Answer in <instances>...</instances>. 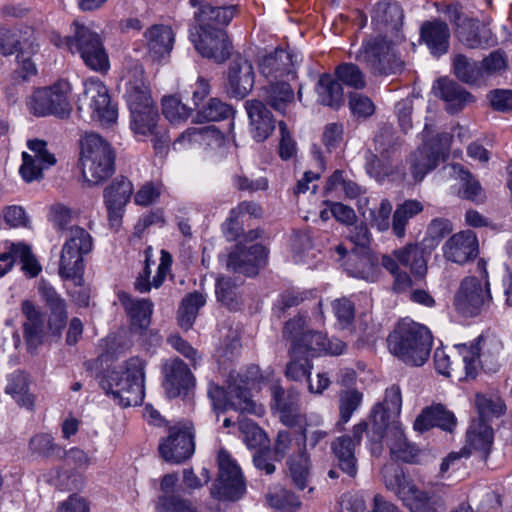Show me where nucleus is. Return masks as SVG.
Returning <instances> with one entry per match:
<instances>
[{
    "label": "nucleus",
    "mask_w": 512,
    "mask_h": 512,
    "mask_svg": "<svg viewBox=\"0 0 512 512\" xmlns=\"http://www.w3.org/2000/svg\"><path fill=\"white\" fill-rule=\"evenodd\" d=\"M145 362L131 357L107 372L102 386L112 393L124 407L136 406L144 399Z\"/></svg>",
    "instance_id": "obj_1"
},
{
    "label": "nucleus",
    "mask_w": 512,
    "mask_h": 512,
    "mask_svg": "<svg viewBox=\"0 0 512 512\" xmlns=\"http://www.w3.org/2000/svg\"><path fill=\"white\" fill-rule=\"evenodd\" d=\"M389 350L405 363L412 366L423 365L430 354L432 335L423 325L413 321H403L388 337Z\"/></svg>",
    "instance_id": "obj_2"
},
{
    "label": "nucleus",
    "mask_w": 512,
    "mask_h": 512,
    "mask_svg": "<svg viewBox=\"0 0 512 512\" xmlns=\"http://www.w3.org/2000/svg\"><path fill=\"white\" fill-rule=\"evenodd\" d=\"M81 175L89 186L99 185L112 176L115 154L98 134H87L81 141Z\"/></svg>",
    "instance_id": "obj_3"
},
{
    "label": "nucleus",
    "mask_w": 512,
    "mask_h": 512,
    "mask_svg": "<svg viewBox=\"0 0 512 512\" xmlns=\"http://www.w3.org/2000/svg\"><path fill=\"white\" fill-rule=\"evenodd\" d=\"M388 38L382 35L371 37L362 44L356 56L375 76L396 74L404 68L393 39Z\"/></svg>",
    "instance_id": "obj_4"
},
{
    "label": "nucleus",
    "mask_w": 512,
    "mask_h": 512,
    "mask_svg": "<svg viewBox=\"0 0 512 512\" xmlns=\"http://www.w3.org/2000/svg\"><path fill=\"white\" fill-rule=\"evenodd\" d=\"M93 248L91 235L79 226L70 228L66 241L62 247L59 274L62 278L71 279L75 285L83 284L84 262L83 257Z\"/></svg>",
    "instance_id": "obj_5"
},
{
    "label": "nucleus",
    "mask_w": 512,
    "mask_h": 512,
    "mask_svg": "<svg viewBox=\"0 0 512 512\" xmlns=\"http://www.w3.org/2000/svg\"><path fill=\"white\" fill-rule=\"evenodd\" d=\"M480 348L478 343L456 346L451 354L444 349H436L434 352V364L436 370L445 376L456 375L461 378L462 372L466 378H474L480 367Z\"/></svg>",
    "instance_id": "obj_6"
},
{
    "label": "nucleus",
    "mask_w": 512,
    "mask_h": 512,
    "mask_svg": "<svg viewBox=\"0 0 512 512\" xmlns=\"http://www.w3.org/2000/svg\"><path fill=\"white\" fill-rule=\"evenodd\" d=\"M70 93L71 85L67 80H59L50 87L37 89L28 102L29 110L35 116L67 117L72 110Z\"/></svg>",
    "instance_id": "obj_7"
},
{
    "label": "nucleus",
    "mask_w": 512,
    "mask_h": 512,
    "mask_svg": "<svg viewBox=\"0 0 512 512\" xmlns=\"http://www.w3.org/2000/svg\"><path fill=\"white\" fill-rule=\"evenodd\" d=\"M218 474L211 494L219 500H237L246 491L243 474L237 462L225 449L217 455Z\"/></svg>",
    "instance_id": "obj_8"
},
{
    "label": "nucleus",
    "mask_w": 512,
    "mask_h": 512,
    "mask_svg": "<svg viewBox=\"0 0 512 512\" xmlns=\"http://www.w3.org/2000/svg\"><path fill=\"white\" fill-rule=\"evenodd\" d=\"M488 280H480L474 276L464 278L454 295V307L463 316L479 315L489 307L492 297Z\"/></svg>",
    "instance_id": "obj_9"
},
{
    "label": "nucleus",
    "mask_w": 512,
    "mask_h": 512,
    "mask_svg": "<svg viewBox=\"0 0 512 512\" xmlns=\"http://www.w3.org/2000/svg\"><path fill=\"white\" fill-rule=\"evenodd\" d=\"M71 28L75 33L74 53H79L91 70L106 72L110 63L100 36L77 20L72 23Z\"/></svg>",
    "instance_id": "obj_10"
},
{
    "label": "nucleus",
    "mask_w": 512,
    "mask_h": 512,
    "mask_svg": "<svg viewBox=\"0 0 512 512\" xmlns=\"http://www.w3.org/2000/svg\"><path fill=\"white\" fill-rule=\"evenodd\" d=\"M131 129L139 136L150 137L156 155L165 156L169 150L170 136L160 123V115L156 106L130 113Z\"/></svg>",
    "instance_id": "obj_11"
},
{
    "label": "nucleus",
    "mask_w": 512,
    "mask_h": 512,
    "mask_svg": "<svg viewBox=\"0 0 512 512\" xmlns=\"http://www.w3.org/2000/svg\"><path fill=\"white\" fill-rule=\"evenodd\" d=\"M262 378L257 366L247 367L243 371L231 372L229 374V389L237 400H232L234 410L241 413H250L257 416L264 414V407L252 400L249 389Z\"/></svg>",
    "instance_id": "obj_12"
},
{
    "label": "nucleus",
    "mask_w": 512,
    "mask_h": 512,
    "mask_svg": "<svg viewBox=\"0 0 512 512\" xmlns=\"http://www.w3.org/2000/svg\"><path fill=\"white\" fill-rule=\"evenodd\" d=\"M78 108L90 110L91 117L101 124H112L117 119V109L110 103L106 86L96 78L85 81Z\"/></svg>",
    "instance_id": "obj_13"
},
{
    "label": "nucleus",
    "mask_w": 512,
    "mask_h": 512,
    "mask_svg": "<svg viewBox=\"0 0 512 512\" xmlns=\"http://www.w3.org/2000/svg\"><path fill=\"white\" fill-rule=\"evenodd\" d=\"M195 451L194 432L187 424H176L168 429V435L159 444L161 457L171 463H181Z\"/></svg>",
    "instance_id": "obj_14"
},
{
    "label": "nucleus",
    "mask_w": 512,
    "mask_h": 512,
    "mask_svg": "<svg viewBox=\"0 0 512 512\" xmlns=\"http://www.w3.org/2000/svg\"><path fill=\"white\" fill-rule=\"evenodd\" d=\"M120 88L129 107L130 113L156 106L151 90L144 78V68L134 64L122 78Z\"/></svg>",
    "instance_id": "obj_15"
},
{
    "label": "nucleus",
    "mask_w": 512,
    "mask_h": 512,
    "mask_svg": "<svg viewBox=\"0 0 512 512\" xmlns=\"http://www.w3.org/2000/svg\"><path fill=\"white\" fill-rule=\"evenodd\" d=\"M190 39L202 57L223 63L230 56L232 46L224 29L211 30L197 27L190 33Z\"/></svg>",
    "instance_id": "obj_16"
},
{
    "label": "nucleus",
    "mask_w": 512,
    "mask_h": 512,
    "mask_svg": "<svg viewBox=\"0 0 512 512\" xmlns=\"http://www.w3.org/2000/svg\"><path fill=\"white\" fill-rule=\"evenodd\" d=\"M305 320L302 317L288 321L284 328V335L291 341V350L296 355L301 354L309 358L324 351L326 337L322 333L306 331Z\"/></svg>",
    "instance_id": "obj_17"
},
{
    "label": "nucleus",
    "mask_w": 512,
    "mask_h": 512,
    "mask_svg": "<svg viewBox=\"0 0 512 512\" xmlns=\"http://www.w3.org/2000/svg\"><path fill=\"white\" fill-rule=\"evenodd\" d=\"M367 423L360 422L352 429L351 435L337 437L331 443L332 452L340 469L350 477L357 474L356 447L360 445L364 433L367 431Z\"/></svg>",
    "instance_id": "obj_18"
},
{
    "label": "nucleus",
    "mask_w": 512,
    "mask_h": 512,
    "mask_svg": "<svg viewBox=\"0 0 512 512\" xmlns=\"http://www.w3.org/2000/svg\"><path fill=\"white\" fill-rule=\"evenodd\" d=\"M27 146L30 152H23V163L19 172L26 182H32L42 178L43 170L53 166L56 158L46 148V142L42 140H29Z\"/></svg>",
    "instance_id": "obj_19"
},
{
    "label": "nucleus",
    "mask_w": 512,
    "mask_h": 512,
    "mask_svg": "<svg viewBox=\"0 0 512 512\" xmlns=\"http://www.w3.org/2000/svg\"><path fill=\"white\" fill-rule=\"evenodd\" d=\"M372 24L380 35L401 40L400 29L404 13L398 3L383 0L377 3L372 12Z\"/></svg>",
    "instance_id": "obj_20"
},
{
    "label": "nucleus",
    "mask_w": 512,
    "mask_h": 512,
    "mask_svg": "<svg viewBox=\"0 0 512 512\" xmlns=\"http://www.w3.org/2000/svg\"><path fill=\"white\" fill-rule=\"evenodd\" d=\"M290 361L286 365L285 376L292 381L302 382L308 381V389L310 393L322 394L330 385V379L326 373H318L316 376V384L310 380L313 364L311 358L301 354L296 355L290 350Z\"/></svg>",
    "instance_id": "obj_21"
},
{
    "label": "nucleus",
    "mask_w": 512,
    "mask_h": 512,
    "mask_svg": "<svg viewBox=\"0 0 512 512\" xmlns=\"http://www.w3.org/2000/svg\"><path fill=\"white\" fill-rule=\"evenodd\" d=\"M259 72L268 82L297 79L292 55L283 49L265 55L259 62Z\"/></svg>",
    "instance_id": "obj_22"
},
{
    "label": "nucleus",
    "mask_w": 512,
    "mask_h": 512,
    "mask_svg": "<svg viewBox=\"0 0 512 512\" xmlns=\"http://www.w3.org/2000/svg\"><path fill=\"white\" fill-rule=\"evenodd\" d=\"M227 79L228 92L233 97H246L255 84V72L251 61L242 57L233 60L229 66Z\"/></svg>",
    "instance_id": "obj_23"
},
{
    "label": "nucleus",
    "mask_w": 512,
    "mask_h": 512,
    "mask_svg": "<svg viewBox=\"0 0 512 512\" xmlns=\"http://www.w3.org/2000/svg\"><path fill=\"white\" fill-rule=\"evenodd\" d=\"M143 38L148 56L159 61L171 53L175 34L168 25L154 24L145 30Z\"/></svg>",
    "instance_id": "obj_24"
},
{
    "label": "nucleus",
    "mask_w": 512,
    "mask_h": 512,
    "mask_svg": "<svg viewBox=\"0 0 512 512\" xmlns=\"http://www.w3.org/2000/svg\"><path fill=\"white\" fill-rule=\"evenodd\" d=\"M271 390L272 409L278 413L280 421L290 427L299 425L302 422V415L298 393L292 390L285 391L279 385H273Z\"/></svg>",
    "instance_id": "obj_25"
},
{
    "label": "nucleus",
    "mask_w": 512,
    "mask_h": 512,
    "mask_svg": "<svg viewBox=\"0 0 512 512\" xmlns=\"http://www.w3.org/2000/svg\"><path fill=\"white\" fill-rule=\"evenodd\" d=\"M402 408L401 390L393 385L386 389L385 399L382 404L377 405L372 413L375 433L382 436L384 428L397 421Z\"/></svg>",
    "instance_id": "obj_26"
},
{
    "label": "nucleus",
    "mask_w": 512,
    "mask_h": 512,
    "mask_svg": "<svg viewBox=\"0 0 512 512\" xmlns=\"http://www.w3.org/2000/svg\"><path fill=\"white\" fill-rule=\"evenodd\" d=\"M478 253V241L472 231H462L451 236L443 246L444 257L454 263L464 264Z\"/></svg>",
    "instance_id": "obj_27"
},
{
    "label": "nucleus",
    "mask_w": 512,
    "mask_h": 512,
    "mask_svg": "<svg viewBox=\"0 0 512 512\" xmlns=\"http://www.w3.org/2000/svg\"><path fill=\"white\" fill-rule=\"evenodd\" d=\"M265 258V247L260 244H254L248 248L237 246L236 250L228 257L227 267L234 272L252 276L257 274V268L265 261Z\"/></svg>",
    "instance_id": "obj_28"
},
{
    "label": "nucleus",
    "mask_w": 512,
    "mask_h": 512,
    "mask_svg": "<svg viewBox=\"0 0 512 512\" xmlns=\"http://www.w3.org/2000/svg\"><path fill=\"white\" fill-rule=\"evenodd\" d=\"M164 387L169 397H177L186 393L195 384V379L182 360L176 358L164 365Z\"/></svg>",
    "instance_id": "obj_29"
},
{
    "label": "nucleus",
    "mask_w": 512,
    "mask_h": 512,
    "mask_svg": "<svg viewBox=\"0 0 512 512\" xmlns=\"http://www.w3.org/2000/svg\"><path fill=\"white\" fill-rule=\"evenodd\" d=\"M204 0H190L192 6L201 5L199 11L195 13V19L200 29H223L227 26L236 14L237 7L231 6H212L202 4Z\"/></svg>",
    "instance_id": "obj_30"
},
{
    "label": "nucleus",
    "mask_w": 512,
    "mask_h": 512,
    "mask_svg": "<svg viewBox=\"0 0 512 512\" xmlns=\"http://www.w3.org/2000/svg\"><path fill=\"white\" fill-rule=\"evenodd\" d=\"M493 444V429L486 421L478 419L472 422L467 431L466 445L463 448L465 457L471 454H478L486 460Z\"/></svg>",
    "instance_id": "obj_31"
},
{
    "label": "nucleus",
    "mask_w": 512,
    "mask_h": 512,
    "mask_svg": "<svg viewBox=\"0 0 512 512\" xmlns=\"http://www.w3.org/2000/svg\"><path fill=\"white\" fill-rule=\"evenodd\" d=\"M245 108L250 120L252 137L258 142L266 140L275 128L271 112L260 100L247 101Z\"/></svg>",
    "instance_id": "obj_32"
},
{
    "label": "nucleus",
    "mask_w": 512,
    "mask_h": 512,
    "mask_svg": "<svg viewBox=\"0 0 512 512\" xmlns=\"http://www.w3.org/2000/svg\"><path fill=\"white\" fill-rule=\"evenodd\" d=\"M119 301L128 314L131 327L142 334L151 324L153 303L149 299H134L125 292L118 294Z\"/></svg>",
    "instance_id": "obj_33"
},
{
    "label": "nucleus",
    "mask_w": 512,
    "mask_h": 512,
    "mask_svg": "<svg viewBox=\"0 0 512 512\" xmlns=\"http://www.w3.org/2000/svg\"><path fill=\"white\" fill-rule=\"evenodd\" d=\"M376 435L375 439L386 438L387 445L394 458L407 463L414 461L417 449L407 441L398 421H393L390 426L385 427L382 436Z\"/></svg>",
    "instance_id": "obj_34"
},
{
    "label": "nucleus",
    "mask_w": 512,
    "mask_h": 512,
    "mask_svg": "<svg viewBox=\"0 0 512 512\" xmlns=\"http://www.w3.org/2000/svg\"><path fill=\"white\" fill-rule=\"evenodd\" d=\"M296 80H280L268 82L263 88L266 103L276 112L286 115L295 103V93L292 82Z\"/></svg>",
    "instance_id": "obj_35"
},
{
    "label": "nucleus",
    "mask_w": 512,
    "mask_h": 512,
    "mask_svg": "<svg viewBox=\"0 0 512 512\" xmlns=\"http://www.w3.org/2000/svg\"><path fill=\"white\" fill-rule=\"evenodd\" d=\"M21 311L26 318L23 323L24 338L29 347L36 348L42 342L44 336V314L30 300L22 301Z\"/></svg>",
    "instance_id": "obj_36"
},
{
    "label": "nucleus",
    "mask_w": 512,
    "mask_h": 512,
    "mask_svg": "<svg viewBox=\"0 0 512 512\" xmlns=\"http://www.w3.org/2000/svg\"><path fill=\"white\" fill-rule=\"evenodd\" d=\"M456 424L454 414L442 404L432 405L422 411L414 421V429L425 432L433 427L451 431Z\"/></svg>",
    "instance_id": "obj_37"
},
{
    "label": "nucleus",
    "mask_w": 512,
    "mask_h": 512,
    "mask_svg": "<svg viewBox=\"0 0 512 512\" xmlns=\"http://www.w3.org/2000/svg\"><path fill=\"white\" fill-rule=\"evenodd\" d=\"M435 95L446 102L447 110L459 112L464 106L473 101V96L456 82L440 78L434 86Z\"/></svg>",
    "instance_id": "obj_38"
},
{
    "label": "nucleus",
    "mask_w": 512,
    "mask_h": 512,
    "mask_svg": "<svg viewBox=\"0 0 512 512\" xmlns=\"http://www.w3.org/2000/svg\"><path fill=\"white\" fill-rule=\"evenodd\" d=\"M133 193L132 183L124 177L116 178L105 190L104 199L110 220L120 217V210L129 202Z\"/></svg>",
    "instance_id": "obj_39"
},
{
    "label": "nucleus",
    "mask_w": 512,
    "mask_h": 512,
    "mask_svg": "<svg viewBox=\"0 0 512 512\" xmlns=\"http://www.w3.org/2000/svg\"><path fill=\"white\" fill-rule=\"evenodd\" d=\"M449 38V28L442 21H427L421 26V39L433 55L440 56L448 51Z\"/></svg>",
    "instance_id": "obj_40"
},
{
    "label": "nucleus",
    "mask_w": 512,
    "mask_h": 512,
    "mask_svg": "<svg viewBox=\"0 0 512 512\" xmlns=\"http://www.w3.org/2000/svg\"><path fill=\"white\" fill-rule=\"evenodd\" d=\"M448 176L453 178L459 185L458 194L471 201H482L484 192L480 183L473 175L465 170L460 164H451L444 168Z\"/></svg>",
    "instance_id": "obj_41"
},
{
    "label": "nucleus",
    "mask_w": 512,
    "mask_h": 512,
    "mask_svg": "<svg viewBox=\"0 0 512 512\" xmlns=\"http://www.w3.org/2000/svg\"><path fill=\"white\" fill-rule=\"evenodd\" d=\"M403 504L410 512H444L445 505L441 496L419 489L417 486L404 496Z\"/></svg>",
    "instance_id": "obj_42"
},
{
    "label": "nucleus",
    "mask_w": 512,
    "mask_h": 512,
    "mask_svg": "<svg viewBox=\"0 0 512 512\" xmlns=\"http://www.w3.org/2000/svg\"><path fill=\"white\" fill-rule=\"evenodd\" d=\"M394 256L400 264L409 267L416 277L423 278L427 273V253L418 244H407L394 251Z\"/></svg>",
    "instance_id": "obj_43"
},
{
    "label": "nucleus",
    "mask_w": 512,
    "mask_h": 512,
    "mask_svg": "<svg viewBox=\"0 0 512 512\" xmlns=\"http://www.w3.org/2000/svg\"><path fill=\"white\" fill-rule=\"evenodd\" d=\"M382 476L385 487L394 492L398 498L403 501L410 489L413 490L416 485L407 479L402 467L396 463H388L382 469Z\"/></svg>",
    "instance_id": "obj_44"
},
{
    "label": "nucleus",
    "mask_w": 512,
    "mask_h": 512,
    "mask_svg": "<svg viewBox=\"0 0 512 512\" xmlns=\"http://www.w3.org/2000/svg\"><path fill=\"white\" fill-rule=\"evenodd\" d=\"M315 90L318 101L325 106L338 108L343 103L342 85L330 74L320 75Z\"/></svg>",
    "instance_id": "obj_45"
},
{
    "label": "nucleus",
    "mask_w": 512,
    "mask_h": 512,
    "mask_svg": "<svg viewBox=\"0 0 512 512\" xmlns=\"http://www.w3.org/2000/svg\"><path fill=\"white\" fill-rule=\"evenodd\" d=\"M423 204L415 199L405 200L397 205L392 217V230L398 238H403L410 219L423 211Z\"/></svg>",
    "instance_id": "obj_46"
},
{
    "label": "nucleus",
    "mask_w": 512,
    "mask_h": 512,
    "mask_svg": "<svg viewBox=\"0 0 512 512\" xmlns=\"http://www.w3.org/2000/svg\"><path fill=\"white\" fill-rule=\"evenodd\" d=\"M206 303L205 296L200 292H193L187 294L181 301L178 309V323L179 326L188 330L192 327L198 311Z\"/></svg>",
    "instance_id": "obj_47"
},
{
    "label": "nucleus",
    "mask_w": 512,
    "mask_h": 512,
    "mask_svg": "<svg viewBox=\"0 0 512 512\" xmlns=\"http://www.w3.org/2000/svg\"><path fill=\"white\" fill-rule=\"evenodd\" d=\"M182 141L196 142L210 148H221L226 143L225 136L215 127L190 128L182 136Z\"/></svg>",
    "instance_id": "obj_48"
},
{
    "label": "nucleus",
    "mask_w": 512,
    "mask_h": 512,
    "mask_svg": "<svg viewBox=\"0 0 512 512\" xmlns=\"http://www.w3.org/2000/svg\"><path fill=\"white\" fill-rule=\"evenodd\" d=\"M171 264H172L171 255L167 251L162 250L160 264L157 269V274L153 278L152 283H150L148 280V278L150 276V270H149V267L147 264L144 269L143 275H140L137 278V280L135 282V288L139 292H142V293L148 292L151 289V286H153L155 288H159L162 285L165 277L167 276V274L170 270Z\"/></svg>",
    "instance_id": "obj_49"
},
{
    "label": "nucleus",
    "mask_w": 512,
    "mask_h": 512,
    "mask_svg": "<svg viewBox=\"0 0 512 512\" xmlns=\"http://www.w3.org/2000/svg\"><path fill=\"white\" fill-rule=\"evenodd\" d=\"M5 391L10 394L16 402L27 409L34 405V398L28 392L27 377L23 372H15L10 375Z\"/></svg>",
    "instance_id": "obj_50"
},
{
    "label": "nucleus",
    "mask_w": 512,
    "mask_h": 512,
    "mask_svg": "<svg viewBox=\"0 0 512 512\" xmlns=\"http://www.w3.org/2000/svg\"><path fill=\"white\" fill-rule=\"evenodd\" d=\"M437 156L426 145L414 151L409 158L410 170L416 181H421L425 174L438 165Z\"/></svg>",
    "instance_id": "obj_51"
},
{
    "label": "nucleus",
    "mask_w": 512,
    "mask_h": 512,
    "mask_svg": "<svg viewBox=\"0 0 512 512\" xmlns=\"http://www.w3.org/2000/svg\"><path fill=\"white\" fill-rule=\"evenodd\" d=\"M345 269L354 277L365 280H372L375 275V264L367 253L353 251L348 255L345 262Z\"/></svg>",
    "instance_id": "obj_52"
},
{
    "label": "nucleus",
    "mask_w": 512,
    "mask_h": 512,
    "mask_svg": "<svg viewBox=\"0 0 512 512\" xmlns=\"http://www.w3.org/2000/svg\"><path fill=\"white\" fill-rule=\"evenodd\" d=\"M325 191L327 193H335L340 195L343 192L344 196L349 199H354L363 193L362 188L352 181L343 176L342 171L336 170L327 180Z\"/></svg>",
    "instance_id": "obj_53"
},
{
    "label": "nucleus",
    "mask_w": 512,
    "mask_h": 512,
    "mask_svg": "<svg viewBox=\"0 0 512 512\" xmlns=\"http://www.w3.org/2000/svg\"><path fill=\"white\" fill-rule=\"evenodd\" d=\"M289 473L296 488L303 490L307 487L310 477V461L306 453L301 452L292 456L288 461Z\"/></svg>",
    "instance_id": "obj_54"
},
{
    "label": "nucleus",
    "mask_w": 512,
    "mask_h": 512,
    "mask_svg": "<svg viewBox=\"0 0 512 512\" xmlns=\"http://www.w3.org/2000/svg\"><path fill=\"white\" fill-rule=\"evenodd\" d=\"M29 450L33 455L42 458L61 456V447L54 442L53 437L48 433L35 434L29 441Z\"/></svg>",
    "instance_id": "obj_55"
},
{
    "label": "nucleus",
    "mask_w": 512,
    "mask_h": 512,
    "mask_svg": "<svg viewBox=\"0 0 512 512\" xmlns=\"http://www.w3.org/2000/svg\"><path fill=\"white\" fill-rule=\"evenodd\" d=\"M156 512H201L190 500L179 495H159L155 501Z\"/></svg>",
    "instance_id": "obj_56"
},
{
    "label": "nucleus",
    "mask_w": 512,
    "mask_h": 512,
    "mask_svg": "<svg viewBox=\"0 0 512 512\" xmlns=\"http://www.w3.org/2000/svg\"><path fill=\"white\" fill-rule=\"evenodd\" d=\"M455 76L465 83H476L482 79V69L476 62H471L464 55H456L453 61Z\"/></svg>",
    "instance_id": "obj_57"
},
{
    "label": "nucleus",
    "mask_w": 512,
    "mask_h": 512,
    "mask_svg": "<svg viewBox=\"0 0 512 512\" xmlns=\"http://www.w3.org/2000/svg\"><path fill=\"white\" fill-rule=\"evenodd\" d=\"M337 80L354 89H363L366 86L365 75L354 63H343L336 67Z\"/></svg>",
    "instance_id": "obj_58"
},
{
    "label": "nucleus",
    "mask_w": 512,
    "mask_h": 512,
    "mask_svg": "<svg viewBox=\"0 0 512 512\" xmlns=\"http://www.w3.org/2000/svg\"><path fill=\"white\" fill-rule=\"evenodd\" d=\"M459 40L468 48H479L487 44L485 39L486 31L483 29L482 33L479 31L478 21H467L462 27L455 30Z\"/></svg>",
    "instance_id": "obj_59"
},
{
    "label": "nucleus",
    "mask_w": 512,
    "mask_h": 512,
    "mask_svg": "<svg viewBox=\"0 0 512 512\" xmlns=\"http://www.w3.org/2000/svg\"><path fill=\"white\" fill-rule=\"evenodd\" d=\"M232 114V108L217 98H211L197 113L198 121H220Z\"/></svg>",
    "instance_id": "obj_60"
},
{
    "label": "nucleus",
    "mask_w": 512,
    "mask_h": 512,
    "mask_svg": "<svg viewBox=\"0 0 512 512\" xmlns=\"http://www.w3.org/2000/svg\"><path fill=\"white\" fill-rule=\"evenodd\" d=\"M362 399V393L355 389L345 390L339 394L340 423L346 424L350 420L361 405Z\"/></svg>",
    "instance_id": "obj_61"
},
{
    "label": "nucleus",
    "mask_w": 512,
    "mask_h": 512,
    "mask_svg": "<svg viewBox=\"0 0 512 512\" xmlns=\"http://www.w3.org/2000/svg\"><path fill=\"white\" fill-rule=\"evenodd\" d=\"M239 429L243 434V440L251 449H261L266 447L268 439L264 430L250 420H242L239 422Z\"/></svg>",
    "instance_id": "obj_62"
},
{
    "label": "nucleus",
    "mask_w": 512,
    "mask_h": 512,
    "mask_svg": "<svg viewBox=\"0 0 512 512\" xmlns=\"http://www.w3.org/2000/svg\"><path fill=\"white\" fill-rule=\"evenodd\" d=\"M475 405L480 415L479 419L484 421L489 417H498L505 411V404L498 396L477 394L475 397Z\"/></svg>",
    "instance_id": "obj_63"
},
{
    "label": "nucleus",
    "mask_w": 512,
    "mask_h": 512,
    "mask_svg": "<svg viewBox=\"0 0 512 512\" xmlns=\"http://www.w3.org/2000/svg\"><path fill=\"white\" fill-rule=\"evenodd\" d=\"M269 505L281 512H294L300 507L299 499L286 489H279L267 496Z\"/></svg>",
    "instance_id": "obj_64"
}]
</instances>
